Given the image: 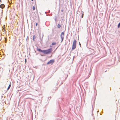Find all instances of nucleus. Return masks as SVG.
Returning <instances> with one entry per match:
<instances>
[{"instance_id":"obj_1","label":"nucleus","mask_w":120,"mask_h":120,"mask_svg":"<svg viewBox=\"0 0 120 120\" xmlns=\"http://www.w3.org/2000/svg\"><path fill=\"white\" fill-rule=\"evenodd\" d=\"M37 50L39 52H42L44 54H47L50 53L52 51V49L50 48L48 50H42L41 49H37Z\"/></svg>"},{"instance_id":"obj_2","label":"nucleus","mask_w":120,"mask_h":120,"mask_svg":"<svg viewBox=\"0 0 120 120\" xmlns=\"http://www.w3.org/2000/svg\"><path fill=\"white\" fill-rule=\"evenodd\" d=\"M76 41L75 40H74L73 43L72 50H73L76 47Z\"/></svg>"},{"instance_id":"obj_3","label":"nucleus","mask_w":120,"mask_h":120,"mask_svg":"<svg viewBox=\"0 0 120 120\" xmlns=\"http://www.w3.org/2000/svg\"><path fill=\"white\" fill-rule=\"evenodd\" d=\"M60 37L62 41H61V42H62L64 38V32H62L61 33L60 35Z\"/></svg>"},{"instance_id":"obj_4","label":"nucleus","mask_w":120,"mask_h":120,"mask_svg":"<svg viewBox=\"0 0 120 120\" xmlns=\"http://www.w3.org/2000/svg\"><path fill=\"white\" fill-rule=\"evenodd\" d=\"M55 61L54 60H50L47 63L48 64H52Z\"/></svg>"},{"instance_id":"obj_5","label":"nucleus","mask_w":120,"mask_h":120,"mask_svg":"<svg viewBox=\"0 0 120 120\" xmlns=\"http://www.w3.org/2000/svg\"><path fill=\"white\" fill-rule=\"evenodd\" d=\"M5 7V6L4 4H1L0 5V8L2 9L4 8Z\"/></svg>"},{"instance_id":"obj_6","label":"nucleus","mask_w":120,"mask_h":120,"mask_svg":"<svg viewBox=\"0 0 120 120\" xmlns=\"http://www.w3.org/2000/svg\"><path fill=\"white\" fill-rule=\"evenodd\" d=\"M3 28V31H5V25H3V26L2 27Z\"/></svg>"},{"instance_id":"obj_7","label":"nucleus","mask_w":120,"mask_h":120,"mask_svg":"<svg viewBox=\"0 0 120 120\" xmlns=\"http://www.w3.org/2000/svg\"><path fill=\"white\" fill-rule=\"evenodd\" d=\"M36 38V37L35 35H34L33 38V40L34 41H35Z\"/></svg>"},{"instance_id":"obj_8","label":"nucleus","mask_w":120,"mask_h":120,"mask_svg":"<svg viewBox=\"0 0 120 120\" xmlns=\"http://www.w3.org/2000/svg\"><path fill=\"white\" fill-rule=\"evenodd\" d=\"M11 84H10L9 85V86L7 89L8 90H9V89L10 87H11Z\"/></svg>"},{"instance_id":"obj_9","label":"nucleus","mask_w":120,"mask_h":120,"mask_svg":"<svg viewBox=\"0 0 120 120\" xmlns=\"http://www.w3.org/2000/svg\"><path fill=\"white\" fill-rule=\"evenodd\" d=\"M56 44V43L55 42H53L52 43V45H54Z\"/></svg>"},{"instance_id":"obj_10","label":"nucleus","mask_w":120,"mask_h":120,"mask_svg":"<svg viewBox=\"0 0 120 120\" xmlns=\"http://www.w3.org/2000/svg\"><path fill=\"white\" fill-rule=\"evenodd\" d=\"M61 26L60 24H58L57 25V27L58 28H60V27Z\"/></svg>"},{"instance_id":"obj_11","label":"nucleus","mask_w":120,"mask_h":120,"mask_svg":"<svg viewBox=\"0 0 120 120\" xmlns=\"http://www.w3.org/2000/svg\"><path fill=\"white\" fill-rule=\"evenodd\" d=\"M120 23H119L118 25V28H119L120 27Z\"/></svg>"},{"instance_id":"obj_12","label":"nucleus","mask_w":120,"mask_h":120,"mask_svg":"<svg viewBox=\"0 0 120 120\" xmlns=\"http://www.w3.org/2000/svg\"><path fill=\"white\" fill-rule=\"evenodd\" d=\"M33 10H35V7L34 6H33Z\"/></svg>"},{"instance_id":"obj_13","label":"nucleus","mask_w":120,"mask_h":120,"mask_svg":"<svg viewBox=\"0 0 120 120\" xmlns=\"http://www.w3.org/2000/svg\"><path fill=\"white\" fill-rule=\"evenodd\" d=\"M5 43H6L7 42V38H5Z\"/></svg>"},{"instance_id":"obj_14","label":"nucleus","mask_w":120,"mask_h":120,"mask_svg":"<svg viewBox=\"0 0 120 120\" xmlns=\"http://www.w3.org/2000/svg\"><path fill=\"white\" fill-rule=\"evenodd\" d=\"M38 23H36L35 25L36 26H37L38 25Z\"/></svg>"},{"instance_id":"obj_15","label":"nucleus","mask_w":120,"mask_h":120,"mask_svg":"<svg viewBox=\"0 0 120 120\" xmlns=\"http://www.w3.org/2000/svg\"><path fill=\"white\" fill-rule=\"evenodd\" d=\"M61 11L62 12H63L64 11V10H63L62 9L61 10Z\"/></svg>"},{"instance_id":"obj_16","label":"nucleus","mask_w":120,"mask_h":120,"mask_svg":"<svg viewBox=\"0 0 120 120\" xmlns=\"http://www.w3.org/2000/svg\"><path fill=\"white\" fill-rule=\"evenodd\" d=\"M56 17L55 19V20L56 21Z\"/></svg>"},{"instance_id":"obj_17","label":"nucleus","mask_w":120,"mask_h":120,"mask_svg":"<svg viewBox=\"0 0 120 120\" xmlns=\"http://www.w3.org/2000/svg\"><path fill=\"white\" fill-rule=\"evenodd\" d=\"M0 2H1V0H0Z\"/></svg>"},{"instance_id":"obj_18","label":"nucleus","mask_w":120,"mask_h":120,"mask_svg":"<svg viewBox=\"0 0 120 120\" xmlns=\"http://www.w3.org/2000/svg\"><path fill=\"white\" fill-rule=\"evenodd\" d=\"M25 62H26V59H25Z\"/></svg>"},{"instance_id":"obj_19","label":"nucleus","mask_w":120,"mask_h":120,"mask_svg":"<svg viewBox=\"0 0 120 120\" xmlns=\"http://www.w3.org/2000/svg\"><path fill=\"white\" fill-rule=\"evenodd\" d=\"M83 17V15H82V18Z\"/></svg>"},{"instance_id":"obj_20","label":"nucleus","mask_w":120,"mask_h":120,"mask_svg":"<svg viewBox=\"0 0 120 120\" xmlns=\"http://www.w3.org/2000/svg\"><path fill=\"white\" fill-rule=\"evenodd\" d=\"M79 44L80 45H81V44L79 42Z\"/></svg>"},{"instance_id":"obj_21","label":"nucleus","mask_w":120,"mask_h":120,"mask_svg":"<svg viewBox=\"0 0 120 120\" xmlns=\"http://www.w3.org/2000/svg\"><path fill=\"white\" fill-rule=\"evenodd\" d=\"M31 0L32 1H33L34 0Z\"/></svg>"}]
</instances>
